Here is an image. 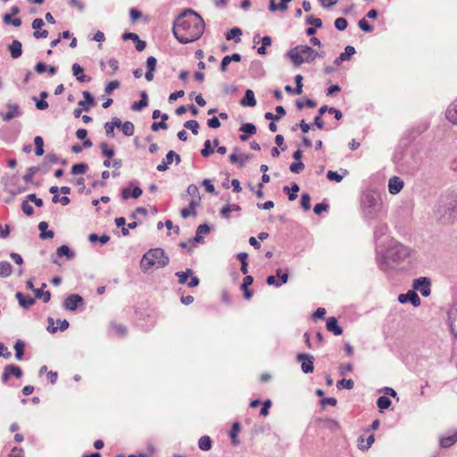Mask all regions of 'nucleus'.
Listing matches in <instances>:
<instances>
[{
	"instance_id": "nucleus-12",
	"label": "nucleus",
	"mask_w": 457,
	"mask_h": 457,
	"mask_svg": "<svg viewBox=\"0 0 457 457\" xmlns=\"http://www.w3.org/2000/svg\"><path fill=\"white\" fill-rule=\"evenodd\" d=\"M84 303L83 298L77 294L68 295L63 303V306L68 311H75L79 304Z\"/></svg>"
},
{
	"instance_id": "nucleus-6",
	"label": "nucleus",
	"mask_w": 457,
	"mask_h": 457,
	"mask_svg": "<svg viewBox=\"0 0 457 457\" xmlns=\"http://www.w3.org/2000/svg\"><path fill=\"white\" fill-rule=\"evenodd\" d=\"M286 56L299 67L303 63H312L318 58V52L307 45H298L287 52Z\"/></svg>"
},
{
	"instance_id": "nucleus-38",
	"label": "nucleus",
	"mask_w": 457,
	"mask_h": 457,
	"mask_svg": "<svg viewBox=\"0 0 457 457\" xmlns=\"http://www.w3.org/2000/svg\"><path fill=\"white\" fill-rule=\"evenodd\" d=\"M283 190L285 192H288V199L290 201H294L297 198L296 193L300 190V187L296 183H293L291 188H289L287 186H285Z\"/></svg>"
},
{
	"instance_id": "nucleus-8",
	"label": "nucleus",
	"mask_w": 457,
	"mask_h": 457,
	"mask_svg": "<svg viewBox=\"0 0 457 457\" xmlns=\"http://www.w3.org/2000/svg\"><path fill=\"white\" fill-rule=\"evenodd\" d=\"M297 361L301 362L302 371L305 374L313 372L314 357L309 353H298L296 355Z\"/></svg>"
},
{
	"instance_id": "nucleus-20",
	"label": "nucleus",
	"mask_w": 457,
	"mask_h": 457,
	"mask_svg": "<svg viewBox=\"0 0 457 457\" xmlns=\"http://www.w3.org/2000/svg\"><path fill=\"white\" fill-rule=\"evenodd\" d=\"M140 96L141 99L138 102H134L131 105V109L134 112H140L148 105V96L146 92L142 91Z\"/></svg>"
},
{
	"instance_id": "nucleus-55",
	"label": "nucleus",
	"mask_w": 457,
	"mask_h": 457,
	"mask_svg": "<svg viewBox=\"0 0 457 457\" xmlns=\"http://www.w3.org/2000/svg\"><path fill=\"white\" fill-rule=\"evenodd\" d=\"M301 206L304 211H309L311 209V197L309 194L304 193L302 195Z\"/></svg>"
},
{
	"instance_id": "nucleus-52",
	"label": "nucleus",
	"mask_w": 457,
	"mask_h": 457,
	"mask_svg": "<svg viewBox=\"0 0 457 457\" xmlns=\"http://www.w3.org/2000/svg\"><path fill=\"white\" fill-rule=\"evenodd\" d=\"M356 53L355 48L352 46H347L345 48V51L341 53L339 55L345 60L348 61L351 57Z\"/></svg>"
},
{
	"instance_id": "nucleus-25",
	"label": "nucleus",
	"mask_w": 457,
	"mask_h": 457,
	"mask_svg": "<svg viewBox=\"0 0 457 457\" xmlns=\"http://www.w3.org/2000/svg\"><path fill=\"white\" fill-rule=\"evenodd\" d=\"M57 162H59V158L55 154H51V153L47 154L40 165L41 171H43L44 173H46L49 171V168L45 169V165H46V163L55 164Z\"/></svg>"
},
{
	"instance_id": "nucleus-63",
	"label": "nucleus",
	"mask_w": 457,
	"mask_h": 457,
	"mask_svg": "<svg viewBox=\"0 0 457 457\" xmlns=\"http://www.w3.org/2000/svg\"><path fill=\"white\" fill-rule=\"evenodd\" d=\"M120 81H118V80H112V81L109 82L104 88V93L107 95L112 94V92L114 89H117L120 87Z\"/></svg>"
},
{
	"instance_id": "nucleus-64",
	"label": "nucleus",
	"mask_w": 457,
	"mask_h": 457,
	"mask_svg": "<svg viewBox=\"0 0 457 457\" xmlns=\"http://www.w3.org/2000/svg\"><path fill=\"white\" fill-rule=\"evenodd\" d=\"M348 22L345 18H337L335 21V27L337 29L342 31L347 28Z\"/></svg>"
},
{
	"instance_id": "nucleus-49",
	"label": "nucleus",
	"mask_w": 457,
	"mask_h": 457,
	"mask_svg": "<svg viewBox=\"0 0 457 457\" xmlns=\"http://www.w3.org/2000/svg\"><path fill=\"white\" fill-rule=\"evenodd\" d=\"M87 170V164L77 163L71 167V173L73 175L84 174Z\"/></svg>"
},
{
	"instance_id": "nucleus-51",
	"label": "nucleus",
	"mask_w": 457,
	"mask_h": 457,
	"mask_svg": "<svg viewBox=\"0 0 457 457\" xmlns=\"http://www.w3.org/2000/svg\"><path fill=\"white\" fill-rule=\"evenodd\" d=\"M184 127L187 129H190L194 135L198 134L199 124L196 120H187L184 123Z\"/></svg>"
},
{
	"instance_id": "nucleus-44",
	"label": "nucleus",
	"mask_w": 457,
	"mask_h": 457,
	"mask_svg": "<svg viewBox=\"0 0 457 457\" xmlns=\"http://www.w3.org/2000/svg\"><path fill=\"white\" fill-rule=\"evenodd\" d=\"M41 170V167H30L28 169V172L23 176V180L26 183H31L33 181V176L37 171Z\"/></svg>"
},
{
	"instance_id": "nucleus-50",
	"label": "nucleus",
	"mask_w": 457,
	"mask_h": 457,
	"mask_svg": "<svg viewBox=\"0 0 457 457\" xmlns=\"http://www.w3.org/2000/svg\"><path fill=\"white\" fill-rule=\"evenodd\" d=\"M354 383L353 379H341L337 383V387L338 389L345 388L351 390L353 388Z\"/></svg>"
},
{
	"instance_id": "nucleus-45",
	"label": "nucleus",
	"mask_w": 457,
	"mask_h": 457,
	"mask_svg": "<svg viewBox=\"0 0 457 457\" xmlns=\"http://www.w3.org/2000/svg\"><path fill=\"white\" fill-rule=\"evenodd\" d=\"M35 296L37 298H42L44 303H48L51 298V293L49 291H43L42 288H37L34 290Z\"/></svg>"
},
{
	"instance_id": "nucleus-1",
	"label": "nucleus",
	"mask_w": 457,
	"mask_h": 457,
	"mask_svg": "<svg viewBox=\"0 0 457 457\" xmlns=\"http://www.w3.org/2000/svg\"><path fill=\"white\" fill-rule=\"evenodd\" d=\"M204 21L195 11H183L174 21L172 33L180 44H188L201 37L204 31Z\"/></svg>"
},
{
	"instance_id": "nucleus-48",
	"label": "nucleus",
	"mask_w": 457,
	"mask_h": 457,
	"mask_svg": "<svg viewBox=\"0 0 457 457\" xmlns=\"http://www.w3.org/2000/svg\"><path fill=\"white\" fill-rule=\"evenodd\" d=\"M239 130L247 135H253L256 133V127L253 123H244L239 128Z\"/></svg>"
},
{
	"instance_id": "nucleus-13",
	"label": "nucleus",
	"mask_w": 457,
	"mask_h": 457,
	"mask_svg": "<svg viewBox=\"0 0 457 457\" xmlns=\"http://www.w3.org/2000/svg\"><path fill=\"white\" fill-rule=\"evenodd\" d=\"M445 117L450 123L457 126V98L448 105L445 112Z\"/></svg>"
},
{
	"instance_id": "nucleus-11",
	"label": "nucleus",
	"mask_w": 457,
	"mask_h": 457,
	"mask_svg": "<svg viewBox=\"0 0 457 457\" xmlns=\"http://www.w3.org/2000/svg\"><path fill=\"white\" fill-rule=\"evenodd\" d=\"M11 376L20 378L22 376L21 369L14 364L6 365L4 367L1 379L4 383H6Z\"/></svg>"
},
{
	"instance_id": "nucleus-2",
	"label": "nucleus",
	"mask_w": 457,
	"mask_h": 457,
	"mask_svg": "<svg viewBox=\"0 0 457 457\" xmlns=\"http://www.w3.org/2000/svg\"><path fill=\"white\" fill-rule=\"evenodd\" d=\"M411 252L409 247L401 243H392L384 253L378 256L380 270L387 271L395 269L411 255Z\"/></svg>"
},
{
	"instance_id": "nucleus-42",
	"label": "nucleus",
	"mask_w": 457,
	"mask_h": 457,
	"mask_svg": "<svg viewBox=\"0 0 457 457\" xmlns=\"http://www.w3.org/2000/svg\"><path fill=\"white\" fill-rule=\"evenodd\" d=\"M4 22L7 25H12L14 27H20L21 25V20L20 18H12V14L5 13L3 17Z\"/></svg>"
},
{
	"instance_id": "nucleus-37",
	"label": "nucleus",
	"mask_w": 457,
	"mask_h": 457,
	"mask_svg": "<svg viewBox=\"0 0 457 457\" xmlns=\"http://www.w3.org/2000/svg\"><path fill=\"white\" fill-rule=\"evenodd\" d=\"M162 161H164L168 165L171 164L173 162H175L176 164H179L181 158L179 154L170 150L167 153L165 158Z\"/></svg>"
},
{
	"instance_id": "nucleus-24",
	"label": "nucleus",
	"mask_w": 457,
	"mask_h": 457,
	"mask_svg": "<svg viewBox=\"0 0 457 457\" xmlns=\"http://www.w3.org/2000/svg\"><path fill=\"white\" fill-rule=\"evenodd\" d=\"M16 298L19 301V303L23 308H29L32 306L35 303V299L31 296H25L22 293L17 292L16 293Z\"/></svg>"
},
{
	"instance_id": "nucleus-39",
	"label": "nucleus",
	"mask_w": 457,
	"mask_h": 457,
	"mask_svg": "<svg viewBox=\"0 0 457 457\" xmlns=\"http://www.w3.org/2000/svg\"><path fill=\"white\" fill-rule=\"evenodd\" d=\"M34 144L36 145L35 154L37 156H42L44 154V141L40 136H37L34 138Z\"/></svg>"
},
{
	"instance_id": "nucleus-26",
	"label": "nucleus",
	"mask_w": 457,
	"mask_h": 457,
	"mask_svg": "<svg viewBox=\"0 0 457 457\" xmlns=\"http://www.w3.org/2000/svg\"><path fill=\"white\" fill-rule=\"evenodd\" d=\"M48 223L46 221H41L38 224V229L40 230V238L41 239H48L53 238L54 233L53 230H47Z\"/></svg>"
},
{
	"instance_id": "nucleus-31",
	"label": "nucleus",
	"mask_w": 457,
	"mask_h": 457,
	"mask_svg": "<svg viewBox=\"0 0 457 457\" xmlns=\"http://www.w3.org/2000/svg\"><path fill=\"white\" fill-rule=\"evenodd\" d=\"M457 441V432H453L452 435L447 436H442L440 438V445L444 448L450 447Z\"/></svg>"
},
{
	"instance_id": "nucleus-29",
	"label": "nucleus",
	"mask_w": 457,
	"mask_h": 457,
	"mask_svg": "<svg viewBox=\"0 0 457 457\" xmlns=\"http://www.w3.org/2000/svg\"><path fill=\"white\" fill-rule=\"evenodd\" d=\"M193 275V270L187 269L185 271H177L175 276L178 278V282L180 285L187 284L190 276Z\"/></svg>"
},
{
	"instance_id": "nucleus-16",
	"label": "nucleus",
	"mask_w": 457,
	"mask_h": 457,
	"mask_svg": "<svg viewBox=\"0 0 457 457\" xmlns=\"http://www.w3.org/2000/svg\"><path fill=\"white\" fill-rule=\"evenodd\" d=\"M72 74L76 77V79L80 82H89L91 78L84 74V69L78 63H74L71 67Z\"/></svg>"
},
{
	"instance_id": "nucleus-40",
	"label": "nucleus",
	"mask_w": 457,
	"mask_h": 457,
	"mask_svg": "<svg viewBox=\"0 0 457 457\" xmlns=\"http://www.w3.org/2000/svg\"><path fill=\"white\" fill-rule=\"evenodd\" d=\"M125 136L130 137L135 132V127L134 124L130 121H125L121 122V125L120 127Z\"/></svg>"
},
{
	"instance_id": "nucleus-57",
	"label": "nucleus",
	"mask_w": 457,
	"mask_h": 457,
	"mask_svg": "<svg viewBox=\"0 0 457 457\" xmlns=\"http://www.w3.org/2000/svg\"><path fill=\"white\" fill-rule=\"evenodd\" d=\"M112 328L113 331L116 333V335L119 337H123L127 333V328L122 324L112 323Z\"/></svg>"
},
{
	"instance_id": "nucleus-22",
	"label": "nucleus",
	"mask_w": 457,
	"mask_h": 457,
	"mask_svg": "<svg viewBox=\"0 0 457 457\" xmlns=\"http://www.w3.org/2000/svg\"><path fill=\"white\" fill-rule=\"evenodd\" d=\"M240 104L243 106L253 107L256 105V99L253 90L247 89L245 96L241 99Z\"/></svg>"
},
{
	"instance_id": "nucleus-54",
	"label": "nucleus",
	"mask_w": 457,
	"mask_h": 457,
	"mask_svg": "<svg viewBox=\"0 0 457 457\" xmlns=\"http://www.w3.org/2000/svg\"><path fill=\"white\" fill-rule=\"evenodd\" d=\"M387 229H388V227L386 224H385V223L378 224L375 228V230H374L375 237L379 238L380 237L384 236L386 233Z\"/></svg>"
},
{
	"instance_id": "nucleus-28",
	"label": "nucleus",
	"mask_w": 457,
	"mask_h": 457,
	"mask_svg": "<svg viewBox=\"0 0 457 457\" xmlns=\"http://www.w3.org/2000/svg\"><path fill=\"white\" fill-rule=\"evenodd\" d=\"M250 159H251L250 154H243L240 157L236 154H232L229 155V161L232 163H238V166L241 168L244 167L245 162L247 161H249Z\"/></svg>"
},
{
	"instance_id": "nucleus-27",
	"label": "nucleus",
	"mask_w": 457,
	"mask_h": 457,
	"mask_svg": "<svg viewBox=\"0 0 457 457\" xmlns=\"http://www.w3.org/2000/svg\"><path fill=\"white\" fill-rule=\"evenodd\" d=\"M241 210L240 206L235 204H228L223 206L220 210V215L225 218L228 219L230 217V212H239Z\"/></svg>"
},
{
	"instance_id": "nucleus-18",
	"label": "nucleus",
	"mask_w": 457,
	"mask_h": 457,
	"mask_svg": "<svg viewBox=\"0 0 457 457\" xmlns=\"http://www.w3.org/2000/svg\"><path fill=\"white\" fill-rule=\"evenodd\" d=\"M8 50L12 58L17 59L22 54V45L19 40L14 39L12 44L8 46Z\"/></svg>"
},
{
	"instance_id": "nucleus-9",
	"label": "nucleus",
	"mask_w": 457,
	"mask_h": 457,
	"mask_svg": "<svg viewBox=\"0 0 457 457\" xmlns=\"http://www.w3.org/2000/svg\"><path fill=\"white\" fill-rule=\"evenodd\" d=\"M8 112L6 113L0 112V116L4 121H9L15 117H21L23 112L17 104L8 103L6 104Z\"/></svg>"
},
{
	"instance_id": "nucleus-58",
	"label": "nucleus",
	"mask_w": 457,
	"mask_h": 457,
	"mask_svg": "<svg viewBox=\"0 0 457 457\" xmlns=\"http://www.w3.org/2000/svg\"><path fill=\"white\" fill-rule=\"evenodd\" d=\"M303 169H304V164L301 161L295 162L291 163L290 167H289L290 171L293 173H296V174L303 171Z\"/></svg>"
},
{
	"instance_id": "nucleus-15",
	"label": "nucleus",
	"mask_w": 457,
	"mask_h": 457,
	"mask_svg": "<svg viewBox=\"0 0 457 457\" xmlns=\"http://www.w3.org/2000/svg\"><path fill=\"white\" fill-rule=\"evenodd\" d=\"M403 187V181L399 177H393L388 181V191L392 195L398 194Z\"/></svg>"
},
{
	"instance_id": "nucleus-46",
	"label": "nucleus",
	"mask_w": 457,
	"mask_h": 457,
	"mask_svg": "<svg viewBox=\"0 0 457 457\" xmlns=\"http://www.w3.org/2000/svg\"><path fill=\"white\" fill-rule=\"evenodd\" d=\"M88 240L90 242L99 241L101 244L104 245L110 240V237L107 235H102L99 237L98 235L92 233L88 236Z\"/></svg>"
},
{
	"instance_id": "nucleus-17",
	"label": "nucleus",
	"mask_w": 457,
	"mask_h": 457,
	"mask_svg": "<svg viewBox=\"0 0 457 457\" xmlns=\"http://www.w3.org/2000/svg\"><path fill=\"white\" fill-rule=\"evenodd\" d=\"M327 329L336 336H340L343 333L342 328L338 325L337 320L335 317H329L326 323Z\"/></svg>"
},
{
	"instance_id": "nucleus-60",
	"label": "nucleus",
	"mask_w": 457,
	"mask_h": 457,
	"mask_svg": "<svg viewBox=\"0 0 457 457\" xmlns=\"http://www.w3.org/2000/svg\"><path fill=\"white\" fill-rule=\"evenodd\" d=\"M103 164L106 168H110L112 166L118 170L122 166V161L120 159H114L112 162L105 160Z\"/></svg>"
},
{
	"instance_id": "nucleus-3",
	"label": "nucleus",
	"mask_w": 457,
	"mask_h": 457,
	"mask_svg": "<svg viewBox=\"0 0 457 457\" xmlns=\"http://www.w3.org/2000/svg\"><path fill=\"white\" fill-rule=\"evenodd\" d=\"M435 219L441 224H453L457 220V195L442 196L434 210Z\"/></svg>"
},
{
	"instance_id": "nucleus-43",
	"label": "nucleus",
	"mask_w": 457,
	"mask_h": 457,
	"mask_svg": "<svg viewBox=\"0 0 457 457\" xmlns=\"http://www.w3.org/2000/svg\"><path fill=\"white\" fill-rule=\"evenodd\" d=\"M391 403V400L386 395L379 396L377 400V405L381 410L388 409Z\"/></svg>"
},
{
	"instance_id": "nucleus-32",
	"label": "nucleus",
	"mask_w": 457,
	"mask_h": 457,
	"mask_svg": "<svg viewBox=\"0 0 457 457\" xmlns=\"http://www.w3.org/2000/svg\"><path fill=\"white\" fill-rule=\"evenodd\" d=\"M84 100H80L79 102V105L82 106L83 109L87 112L89 110V106H86V104L88 105L94 104V97L88 91L83 92Z\"/></svg>"
},
{
	"instance_id": "nucleus-59",
	"label": "nucleus",
	"mask_w": 457,
	"mask_h": 457,
	"mask_svg": "<svg viewBox=\"0 0 457 457\" xmlns=\"http://www.w3.org/2000/svg\"><path fill=\"white\" fill-rule=\"evenodd\" d=\"M201 154L204 157H209L213 154V149L211 147V141L209 139L204 142Z\"/></svg>"
},
{
	"instance_id": "nucleus-34",
	"label": "nucleus",
	"mask_w": 457,
	"mask_h": 457,
	"mask_svg": "<svg viewBox=\"0 0 457 457\" xmlns=\"http://www.w3.org/2000/svg\"><path fill=\"white\" fill-rule=\"evenodd\" d=\"M12 272V267L10 262L3 261L0 262V277L7 278Z\"/></svg>"
},
{
	"instance_id": "nucleus-19",
	"label": "nucleus",
	"mask_w": 457,
	"mask_h": 457,
	"mask_svg": "<svg viewBox=\"0 0 457 457\" xmlns=\"http://www.w3.org/2000/svg\"><path fill=\"white\" fill-rule=\"evenodd\" d=\"M121 120L118 118H113L112 121L105 122L104 130L109 137H114V128H120Z\"/></svg>"
},
{
	"instance_id": "nucleus-35",
	"label": "nucleus",
	"mask_w": 457,
	"mask_h": 457,
	"mask_svg": "<svg viewBox=\"0 0 457 457\" xmlns=\"http://www.w3.org/2000/svg\"><path fill=\"white\" fill-rule=\"evenodd\" d=\"M212 439L209 436H203L198 440V447L202 451H209L212 448Z\"/></svg>"
},
{
	"instance_id": "nucleus-33",
	"label": "nucleus",
	"mask_w": 457,
	"mask_h": 457,
	"mask_svg": "<svg viewBox=\"0 0 457 457\" xmlns=\"http://www.w3.org/2000/svg\"><path fill=\"white\" fill-rule=\"evenodd\" d=\"M448 318L450 321V327H456L457 328V301L450 308L448 312Z\"/></svg>"
},
{
	"instance_id": "nucleus-53",
	"label": "nucleus",
	"mask_w": 457,
	"mask_h": 457,
	"mask_svg": "<svg viewBox=\"0 0 457 457\" xmlns=\"http://www.w3.org/2000/svg\"><path fill=\"white\" fill-rule=\"evenodd\" d=\"M100 148L102 150L103 155L107 157L108 159L112 158L114 155V150L112 148H109L107 143H101Z\"/></svg>"
},
{
	"instance_id": "nucleus-30",
	"label": "nucleus",
	"mask_w": 457,
	"mask_h": 457,
	"mask_svg": "<svg viewBox=\"0 0 457 457\" xmlns=\"http://www.w3.org/2000/svg\"><path fill=\"white\" fill-rule=\"evenodd\" d=\"M375 438L373 435H370L367 440H364L363 436H360L358 439V447L361 451H367L374 443Z\"/></svg>"
},
{
	"instance_id": "nucleus-7",
	"label": "nucleus",
	"mask_w": 457,
	"mask_h": 457,
	"mask_svg": "<svg viewBox=\"0 0 457 457\" xmlns=\"http://www.w3.org/2000/svg\"><path fill=\"white\" fill-rule=\"evenodd\" d=\"M413 290L419 291L422 296L427 297L431 293V281L427 277H420L413 280Z\"/></svg>"
},
{
	"instance_id": "nucleus-41",
	"label": "nucleus",
	"mask_w": 457,
	"mask_h": 457,
	"mask_svg": "<svg viewBox=\"0 0 457 457\" xmlns=\"http://www.w3.org/2000/svg\"><path fill=\"white\" fill-rule=\"evenodd\" d=\"M24 343L18 339L16 342H15V345H14V350H15V357L17 360H21L22 359V356L24 354Z\"/></svg>"
},
{
	"instance_id": "nucleus-56",
	"label": "nucleus",
	"mask_w": 457,
	"mask_h": 457,
	"mask_svg": "<svg viewBox=\"0 0 457 457\" xmlns=\"http://www.w3.org/2000/svg\"><path fill=\"white\" fill-rule=\"evenodd\" d=\"M241 35H242V30L239 28H233L226 33V39L231 40L236 37H238Z\"/></svg>"
},
{
	"instance_id": "nucleus-47",
	"label": "nucleus",
	"mask_w": 457,
	"mask_h": 457,
	"mask_svg": "<svg viewBox=\"0 0 457 457\" xmlns=\"http://www.w3.org/2000/svg\"><path fill=\"white\" fill-rule=\"evenodd\" d=\"M187 192L189 195L193 196L194 198L193 199H195L197 200L198 202L200 201L201 199V196H200V193H199V189L197 187L196 185L195 184H190L188 187H187Z\"/></svg>"
},
{
	"instance_id": "nucleus-62",
	"label": "nucleus",
	"mask_w": 457,
	"mask_h": 457,
	"mask_svg": "<svg viewBox=\"0 0 457 457\" xmlns=\"http://www.w3.org/2000/svg\"><path fill=\"white\" fill-rule=\"evenodd\" d=\"M306 23L313 26V28H321L322 21L320 18L309 16L306 18Z\"/></svg>"
},
{
	"instance_id": "nucleus-21",
	"label": "nucleus",
	"mask_w": 457,
	"mask_h": 457,
	"mask_svg": "<svg viewBox=\"0 0 457 457\" xmlns=\"http://www.w3.org/2000/svg\"><path fill=\"white\" fill-rule=\"evenodd\" d=\"M241 431V425L239 422H234L232 424L231 429L229 431V437L231 439V444L235 446L240 444V440L238 439V434Z\"/></svg>"
},
{
	"instance_id": "nucleus-36",
	"label": "nucleus",
	"mask_w": 457,
	"mask_h": 457,
	"mask_svg": "<svg viewBox=\"0 0 457 457\" xmlns=\"http://www.w3.org/2000/svg\"><path fill=\"white\" fill-rule=\"evenodd\" d=\"M56 254L58 257L65 256L68 260H71L74 257V253L71 251L69 246L65 245L57 248Z\"/></svg>"
},
{
	"instance_id": "nucleus-61",
	"label": "nucleus",
	"mask_w": 457,
	"mask_h": 457,
	"mask_svg": "<svg viewBox=\"0 0 457 457\" xmlns=\"http://www.w3.org/2000/svg\"><path fill=\"white\" fill-rule=\"evenodd\" d=\"M358 26L364 32L370 33L373 31V26L369 24V22L365 19L360 20L358 22Z\"/></svg>"
},
{
	"instance_id": "nucleus-4",
	"label": "nucleus",
	"mask_w": 457,
	"mask_h": 457,
	"mask_svg": "<svg viewBox=\"0 0 457 457\" xmlns=\"http://www.w3.org/2000/svg\"><path fill=\"white\" fill-rule=\"evenodd\" d=\"M361 208L367 220H375L384 214L381 196L373 190L363 192L361 197Z\"/></svg>"
},
{
	"instance_id": "nucleus-5",
	"label": "nucleus",
	"mask_w": 457,
	"mask_h": 457,
	"mask_svg": "<svg viewBox=\"0 0 457 457\" xmlns=\"http://www.w3.org/2000/svg\"><path fill=\"white\" fill-rule=\"evenodd\" d=\"M169 257L162 248H153L147 251L142 257L140 267L144 272L151 269H160L168 265Z\"/></svg>"
},
{
	"instance_id": "nucleus-10",
	"label": "nucleus",
	"mask_w": 457,
	"mask_h": 457,
	"mask_svg": "<svg viewBox=\"0 0 457 457\" xmlns=\"http://www.w3.org/2000/svg\"><path fill=\"white\" fill-rule=\"evenodd\" d=\"M398 301L401 303H411L414 307L420 305V299L418 294L412 289L409 290L406 294H400Z\"/></svg>"
},
{
	"instance_id": "nucleus-14",
	"label": "nucleus",
	"mask_w": 457,
	"mask_h": 457,
	"mask_svg": "<svg viewBox=\"0 0 457 457\" xmlns=\"http://www.w3.org/2000/svg\"><path fill=\"white\" fill-rule=\"evenodd\" d=\"M209 232H210L209 225H207V224L199 225L196 228V233H195V237L190 239V242H192V244H203L204 242L203 235H206Z\"/></svg>"
},
{
	"instance_id": "nucleus-23",
	"label": "nucleus",
	"mask_w": 457,
	"mask_h": 457,
	"mask_svg": "<svg viewBox=\"0 0 457 457\" xmlns=\"http://www.w3.org/2000/svg\"><path fill=\"white\" fill-rule=\"evenodd\" d=\"M199 204V202L195 199H192L189 203L188 207L183 208L181 210V216L184 219L188 218L190 215L196 216L195 208Z\"/></svg>"
}]
</instances>
